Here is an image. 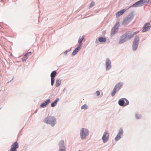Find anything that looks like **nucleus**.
<instances>
[{"label": "nucleus", "instance_id": "nucleus-4", "mask_svg": "<svg viewBox=\"0 0 151 151\" xmlns=\"http://www.w3.org/2000/svg\"><path fill=\"white\" fill-rule=\"evenodd\" d=\"M90 132L88 129L86 128H82L80 129L79 134L81 139L84 140L87 138Z\"/></svg>", "mask_w": 151, "mask_h": 151}, {"label": "nucleus", "instance_id": "nucleus-20", "mask_svg": "<svg viewBox=\"0 0 151 151\" xmlns=\"http://www.w3.org/2000/svg\"><path fill=\"white\" fill-rule=\"evenodd\" d=\"M123 99L124 100V99H120L119 101L118 104L121 106H124L125 101H124L123 100Z\"/></svg>", "mask_w": 151, "mask_h": 151}, {"label": "nucleus", "instance_id": "nucleus-26", "mask_svg": "<svg viewBox=\"0 0 151 151\" xmlns=\"http://www.w3.org/2000/svg\"><path fill=\"white\" fill-rule=\"evenodd\" d=\"M116 89H117L115 88V87H114V88L111 94V96H113L115 94L116 92Z\"/></svg>", "mask_w": 151, "mask_h": 151}, {"label": "nucleus", "instance_id": "nucleus-32", "mask_svg": "<svg viewBox=\"0 0 151 151\" xmlns=\"http://www.w3.org/2000/svg\"><path fill=\"white\" fill-rule=\"evenodd\" d=\"M71 48L69 50L65 51L64 53V55H66L67 54L68 52H69L70 50H71Z\"/></svg>", "mask_w": 151, "mask_h": 151}, {"label": "nucleus", "instance_id": "nucleus-30", "mask_svg": "<svg viewBox=\"0 0 151 151\" xmlns=\"http://www.w3.org/2000/svg\"><path fill=\"white\" fill-rule=\"evenodd\" d=\"M124 100H125V103H124V106H125L129 104V102L126 99H124Z\"/></svg>", "mask_w": 151, "mask_h": 151}, {"label": "nucleus", "instance_id": "nucleus-1", "mask_svg": "<svg viewBox=\"0 0 151 151\" xmlns=\"http://www.w3.org/2000/svg\"><path fill=\"white\" fill-rule=\"evenodd\" d=\"M139 31H136L132 33L131 31H128L120 37L119 42V44H121L125 42L128 40L134 37V35L139 32Z\"/></svg>", "mask_w": 151, "mask_h": 151}, {"label": "nucleus", "instance_id": "nucleus-2", "mask_svg": "<svg viewBox=\"0 0 151 151\" xmlns=\"http://www.w3.org/2000/svg\"><path fill=\"white\" fill-rule=\"evenodd\" d=\"M139 31H136L132 33L131 31H128L120 37L119 42V44H121L125 42L128 40L134 37V35L139 32Z\"/></svg>", "mask_w": 151, "mask_h": 151}, {"label": "nucleus", "instance_id": "nucleus-38", "mask_svg": "<svg viewBox=\"0 0 151 151\" xmlns=\"http://www.w3.org/2000/svg\"><path fill=\"white\" fill-rule=\"evenodd\" d=\"M37 110H36V111H37ZM36 111H35V113L36 112Z\"/></svg>", "mask_w": 151, "mask_h": 151}, {"label": "nucleus", "instance_id": "nucleus-21", "mask_svg": "<svg viewBox=\"0 0 151 151\" xmlns=\"http://www.w3.org/2000/svg\"><path fill=\"white\" fill-rule=\"evenodd\" d=\"M50 99L47 100L45 102L43 103L40 105V107H44L45 106L48 104L50 102Z\"/></svg>", "mask_w": 151, "mask_h": 151}, {"label": "nucleus", "instance_id": "nucleus-29", "mask_svg": "<svg viewBox=\"0 0 151 151\" xmlns=\"http://www.w3.org/2000/svg\"><path fill=\"white\" fill-rule=\"evenodd\" d=\"M27 58L28 57L25 55L22 57V59L23 61L24 62L26 61Z\"/></svg>", "mask_w": 151, "mask_h": 151}, {"label": "nucleus", "instance_id": "nucleus-35", "mask_svg": "<svg viewBox=\"0 0 151 151\" xmlns=\"http://www.w3.org/2000/svg\"><path fill=\"white\" fill-rule=\"evenodd\" d=\"M31 53V52H28L25 55L28 57L30 55Z\"/></svg>", "mask_w": 151, "mask_h": 151}, {"label": "nucleus", "instance_id": "nucleus-34", "mask_svg": "<svg viewBox=\"0 0 151 151\" xmlns=\"http://www.w3.org/2000/svg\"><path fill=\"white\" fill-rule=\"evenodd\" d=\"M58 151H66L65 148H59Z\"/></svg>", "mask_w": 151, "mask_h": 151}, {"label": "nucleus", "instance_id": "nucleus-13", "mask_svg": "<svg viewBox=\"0 0 151 151\" xmlns=\"http://www.w3.org/2000/svg\"><path fill=\"white\" fill-rule=\"evenodd\" d=\"M82 47V45H79L73 51L71 55L72 56L75 55L78 52Z\"/></svg>", "mask_w": 151, "mask_h": 151}, {"label": "nucleus", "instance_id": "nucleus-33", "mask_svg": "<svg viewBox=\"0 0 151 151\" xmlns=\"http://www.w3.org/2000/svg\"><path fill=\"white\" fill-rule=\"evenodd\" d=\"M95 4V2L93 1H92L91 2V3L90 4V7H91L92 6H93Z\"/></svg>", "mask_w": 151, "mask_h": 151}, {"label": "nucleus", "instance_id": "nucleus-16", "mask_svg": "<svg viewBox=\"0 0 151 151\" xmlns=\"http://www.w3.org/2000/svg\"><path fill=\"white\" fill-rule=\"evenodd\" d=\"M118 29V27L116 26L114 27L111 30V35L112 36L115 34L117 32Z\"/></svg>", "mask_w": 151, "mask_h": 151}, {"label": "nucleus", "instance_id": "nucleus-3", "mask_svg": "<svg viewBox=\"0 0 151 151\" xmlns=\"http://www.w3.org/2000/svg\"><path fill=\"white\" fill-rule=\"evenodd\" d=\"M139 31H136L132 33L131 31H128L120 37L119 42V44H121L125 42L128 40L134 37V35L139 32Z\"/></svg>", "mask_w": 151, "mask_h": 151}, {"label": "nucleus", "instance_id": "nucleus-36", "mask_svg": "<svg viewBox=\"0 0 151 151\" xmlns=\"http://www.w3.org/2000/svg\"><path fill=\"white\" fill-rule=\"evenodd\" d=\"M96 93L97 96H99L100 94V92L99 91H97L96 92Z\"/></svg>", "mask_w": 151, "mask_h": 151}, {"label": "nucleus", "instance_id": "nucleus-23", "mask_svg": "<svg viewBox=\"0 0 151 151\" xmlns=\"http://www.w3.org/2000/svg\"><path fill=\"white\" fill-rule=\"evenodd\" d=\"M61 81L60 79H58L56 80L55 83V86L56 87H58L61 83Z\"/></svg>", "mask_w": 151, "mask_h": 151}, {"label": "nucleus", "instance_id": "nucleus-6", "mask_svg": "<svg viewBox=\"0 0 151 151\" xmlns=\"http://www.w3.org/2000/svg\"><path fill=\"white\" fill-rule=\"evenodd\" d=\"M134 11H132L130 14L127 17L123 20L122 24L124 25H126L129 23L134 17Z\"/></svg>", "mask_w": 151, "mask_h": 151}, {"label": "nucleus", "instance_id": "nucleus-7", "mask_svg": "<svg viewBox=\"0 0 151 151\" xmlns=\"http://www.w3.org/2000/svg\"><path fill=\"white\" fill-rule=\"evenodd\" d=\"M139 37L137 36H136L134 39L132 45L133 49L134 51H135L137 49L139 45Z\"/></svg>", "mask_w": 151, "mask_h": 151}, {"label": "nucleus", "instance_id": "nucleus-37", "mask_svg": "<svg viewBox=\"0 0 151 151\" xmlns=\"http://www.w3.org/2000/svg\"><path fill=\"white\" fill-rule=\"evenodd\" d=\"M150 5H151V1L150 2Z\"/></svg>", "mask_w": 151, "mask_h": 151}, {"label": "nucleus", "instance_id": "nucleus-17", "mask_svg": "<svg viewBox=\"0 0 151 151\" xmlns=\"http://www.w3.org/2000/svg\"><path fill=\"white\" fill-rule=\"evenodd\" d=\"M58 146L59 148H65L64 140H61L59 143Z\"/></svg>", "mask_w": 151, "mask_h": 151}, {"label": "nucleus", "instance_id": "nucleus-9", "mask_svg": "<svg viewBox=\"0 0 151 151\" xmlns=\"http://www.w3.org/2000/svg\"><path fill=\"white\" fill-rule=\"evenodd\" d=\"M105 65H106V71L109 70L111 69V62L109 58H107L106 60Z\"/></svg>", "mask_w": 151, "mask_h": 151}, {"label": "nucleus", "instance_id": "nucleus-27", "mask_svg": "<svg viewBox=\"0 0 151 151\" xmlns=\"http://www.w3.org/2000/svg\"><path fill=\"white\" fill-rule=\"evenodd\" d=\"M84 38V37H80L79 38V40H78V42L79 45H81V43L82 41L83 40Z\"/></svg>", "mask_w": 151, "mask_h": 151}, {"label": "nucleus", "instance_id": "nucleus-8", "mask_svg": "<svg viewBox=\"0 0 151 151\" xmlns=\"http://www.w3.org/2000/svg\"><path fill=\"white\" fill-rule=\"evenodd\" d=\"M109 134L107 131H106L104 133L102 139L103 142L104 143H105L107 142L109 138Z\"/></svg>", "mask_w": 151, "mask_h": 151}, {"label": "nucleus", "instance_id": "nucleus-25", "mask_svg": "<svg viewBox=\"0 0 151 151\" xmlns=\"http://www.w3.org/2000/svg\"><path fill=\"white\" fill-rule=\"evenodd\" d=\"M88 108V106L86 104H84L81 107V109L82 110H86Z\"/></svg>", "mask_w": 151, "mask_h": 151}, {"label": "nucleus", "instance_id": "nucleus-14", "mask_svg": "<svg viewBox=\"0 0 151 151\" xmlns=\"http://www.w3.org/2000/svg\"><path fill=\"white\" fill-rule=\"evenodd\" d=\"M19 147L18 144L17 142H15L11 146L10 151H17V149Z\"/></svg>", "mask_w": 151, "mask_h": 151}, {"label": "nucleus", "instance_id": "nucleus-28", "mask_svg": "<svg viewBox=\"0 0 151 151\" xmlns=\"http://www.w3.org/2000/svg\"><path fill=\"white\" fill-rule=\"evenodd\" d=\"M142 5V4L143 3L146 4L147 3V0H139Z\"/></svg>", "mask_w": 151, "mask_h": 151}, {"label": "nucleus", "instance_id": "nucleus-11", "mask_svg": "<svg viewBox=\"0 0 151 151\" xmlns=\"http://www.w3.org/2000/svg\"><path fill=\"white\" fill-rule=\"evenodd\" d=\"M151 27V25L150 23L148 22L145 23L143 27L142 32H145L149 30Z\"/></svg>", "mask_w": 151, "mask_h": 151}, {"label": "nucleus", "instance_id": "nucleus-15", "mask_svg": "<svg viewBox=\"0 0 151 151\" xmlns=\"http://www.w3.org/2000/svg\"><path fill=\"white\" fill-rule=\"evenodd\" d=\"M142 6L140 1H138L136 2L134 4H133L132 6L129 7L127 9H129V8L132 7H137Z\"/></svg>", "mask_w": 151, "mask_h": 151}, {"label": "nucleus", "instance_id": "nucleus-31", "mask_svg": "<svg viewBox=\"0 0 151 151\" xmlns=\"http://www.w3.org/2000/svg\"><path fill=\"white\" fill-rule=\"evenodd\" d=\"M136 118L137 119H140L141 118V116L140 115L136 114L135 115Z\"/></svg>", "mask_w": 151, "mask_h": 151}, {"label": "nucleus", "instance_id": "nucleus-12", "mask_svg": "<svg viewBox=\"0 0 151 151\" xmlns=\"http://www.w3.org/2000/svg\"><path fill=\"white\" fill-rule=\"evenodd\" d=\"M56 71L55 70L53 71L51 73V85L52 86H53V85L55 81V77L56 75Z\"/></svg>", "mask_w": 151, "mask_h": 151}, {"label": "nucleus", "instance_id": "nucleus-10", "mask_svg": "<svg viewBox=\"0 0 151 151\" xmlns=\"http://www.w3.org/2000/svg\"><path fill=\"white\" fill-rule=\"evenodd\" d=\"M123 133V131L122 129L121 128H120L119 130L118 133L114 139L115 140L117 141L120 139L122 136Z\"/></svg>", "mask_w": 151, "mask_h": 151}, {"label": "nucleus", "instance_id": "nucleus-24", "mask_svg": "<svg viewBox=\"0 0 151 151\" xmlns=\"http://www.w3.org/2000/svg\"><path fill=\"white\" fill-rule=\"evenodd\" d=\"M106 40V39L103 37H100L99 38V41L101 42H105Z\"/></svg>", "mask_w": 151, "mask_h": 151}, {"label": "nucleus", "instance_id": "nucleus-39", "mask_svg": "<svg viewBox=\"0 0 151 151\" xmlns=\"http://www.w3.org/2000/svg\"><path fill=\"white\" fill-rule=\"evenodd\" d=\"M13 78H12V80L13 79Z\"/></svg>", "mask_w": 151, "mask_h": 151}, {"label": "nucleus", "instance_id": "nucleus-5", "mask_svg": "<svg viewBox=\"0 0 151 151\" xmlns=\"http://www.w3.org/2000/svg\"><path fill=\"white\" fill-rule=\"evenodd\" d=\"M44 122L46 123L50 124L51 126H54L56 123L55 118L52 116H48L44 120Z\"/></svg>", "mask_w": 151, "mask_h": 151}, {"label": "nucleus", "instance_id": "nucleus-18", "mask_svg": "<svg viewBox=\"0 0 151 151\" xmlns=\"http://www.w3.org/2000/svg\"><path fill=\"white\" fill-rule=\"evenodd\" d=\"M127 9H124L119 11L117 12L116 14V17H118L121 15H122Z\"/></svg>", "mask_w": 151, "mask_h": 151}, {"label": "nucleus", "instance_id": "nucleus-19", "mask_svg": "<svg viewBox=\"0 0 151 151\" xmlns=\"http://www.w3.org/2000/svg\"><path fill=\"white\" fill-rule=\"evenodd\" d=\"M123 85V83L122 82H120L117 83L115 86L118 90H119Z\"/></svg>", "mask_w": 151, "mask_h": 151}, {"label": "nucleus", "instance_id": "nucleus-22", "mask_svg": "<svg viewBox=\"0 0 151 151\" xmlns=\"http://www.w3.org/2000/svg\"><path fill=\"white\" fill-rule=\"evenodd\" d=\"M59 100V99L58 98H57L54 101V102L53 103H52L51 104V106L52 107H54L55 106L58 101Z\"/></svg>", "mask_w": 151, "mask_h": 151}]
</instances>
